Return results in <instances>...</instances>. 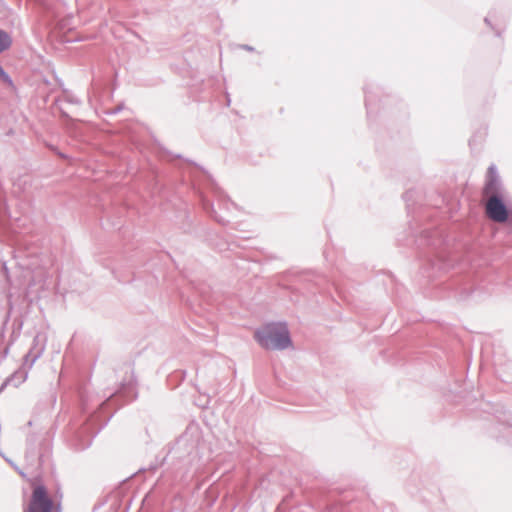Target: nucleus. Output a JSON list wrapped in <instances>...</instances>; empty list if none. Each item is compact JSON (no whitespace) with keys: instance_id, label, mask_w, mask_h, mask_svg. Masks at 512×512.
<instances>
[{"instance_id":"nucleus-1","label":"nucleus","mask_w":512,"mask_h":512,"mask_svg":"<svg viewBox=\"0 0 512 512\" xmlns=\"http://www.w3.org/2000/svg\"><path fill=\"white\" fill-rule=\"evenodd\" d=\"M482 200L485 215L495 223H505L509 220L510 211L507 199L498 182L495 169L487 171L486 182L482 189Z\"/></svg>"},{"instance_id":"nucleus-4","label":"nucleus","mask_w":512,"mask_h":512,"mask_svg":"<svg viewBox=\"0 0 512 512\" xmlns=\"http://www.w3.org/2000/svg\"><path fill=\"white\" fill-rule=\"evenodd\" d=\"M11 45V38L10 36L0 31V53L6 49H8ZM4 74L3 70L0 68V75Z\"/></svg>"},{"instance_id":"nucleus-5","label":"nucleus","mask_w":512,"mask_h":512,"mask_svg":"<svg viewBox=\"0 0 512 512\" xmlns=\"http://www.w3.org/2000/svg\"><path fill=\"white\" fill-rule=\"evenodd\" d=\"M24 512H32V504H28Z\"/></svg>"},{"instance_id":"nucleus-2","label":"nucleus","mask_w":512,"mask_h":512,"mask_svg":"<svg viewBox=\"0 0 512 512\" xmlns=\"http://www.w3.org/2000/svg\"><path fill=\"white\" fill-rule=\"evenodd\" d=\"M255 339L265 349L283 350L291 346L288 329L283 323H269L259 328Z\"/></svg>"},{"instance_id":"nucleus-3","label":"nucleus","mask_w":512,"mask_h":512,"mask_svg":"<svg viewBox=\"0 0 512 512\" xmlns=\"http://www.w3.org/2000/svg\"><path fill=\"white\" fill-rule=\"evenodd\" d=\"M34 512H60L43 486L34 487Z\"/></svg>"}]
</instances>
